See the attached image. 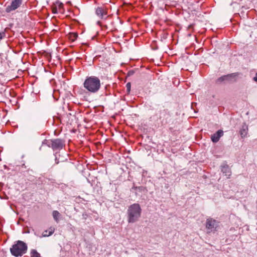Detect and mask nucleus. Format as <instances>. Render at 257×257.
<instances>
[{
  "instance_id": "1",
  "label": "nucleus",
  "mask_w": 257,
  "mask_h": 257,
  "mask_svg": "<svg viewBox=\"0 0 257 257\" xmlns=\"http://www.w3.org/2000/svg\"><path fill=\"white\" fill-rule=\"evenodd\" d=\"M83 87L90 93H97L101 87L100 80L95 76H87L83 82Z\"/></svg>"
},
{
  "instance_id": "8",
  "label": "nucleus",
  "mask_w": 257,
  "mask_h": 257,
  "mask_svg": "<svg viewBox=\"0 0 257 257\" xmlns=\"http://www.w3.org/2000/svg\"><path fill=\"white\" fill-rule=\"evenodd\" d=\"M223 131L221 130H219L211 136V140L213 143H216L219 141L220 138L223 136Z\"/></svg>"
},
{
  "instance_id": "5",
  "label": "nucleus",
  "mask_w": 257,
  "mask_h": 257,
  "mask_svg": "<svg viewBox=\"0 0 257 257\" xmlns=\"http://www.w3.org/2000/svg\"><path fill=\"white\" fill-rule=\"evenodd\" d=\"M207 233H215L218 230L219 227V222L211 218H207L205 223Z\"/></svg>"
},
{
  "instance_id": "10",
  "label": "nucleus",
  "mask_w": 257,
  "mask_h": 257,
  "mask_svg": "<svg viewBox=\"0 0 257 257\" xmlns=\"http://www.w3.org/2000/svg\"><path fill=\"white\" fill-rule=\"evenodd\" d=\"M221 171L226 176L227 178L231 175V171L229 166L226 164H224L221 166Z\"/></svg>"
},
{
  "instance_id": "3",
  "label": "nucleus",
  "mask_w": 257,
  "mask_h": 257,
  "mask_svg": "<svg viewBox=\"0 0 257 257\" xmlns=\"http://www.w3.org/2000/svg\"><path fill=\"white\" fill-rule=\"evenodd\" d=\"M28 246L23 241L18 240L15 242L14 244L10 248L11 254L16 257L22 256L27 252Z\"/></svg>"
},
{
  "instance_id": "16",
  "label": "nucleus",
  "mask_w": 257,
  "mask_h": 257,
  "mask_svg": "<svg viewBox=\"0 0 257 257\" xmlns=\"http://www.w3.org/2000/svg\"><path fill=\"white\" fill-rule=\"evenodd\" d=\"M135 188L140 191H144L146 190V188L143 186L136 187Z\"/></svg>"
},
{
  "instance_id": "9",
  "label": "nucleus",
  "mask_w": 257,
  "mask_h": 257,
  "mask_svg": "<svg viewBox=\"0 0 257 257\" xmlns=\"http://www.w3.org/2000/svg\"><path fill=\"white\" fill-rule=\"evenodd\" d=\"M239 133L242 138H245L248 133V125L245 123H243L240 128Z\"/></svg>"
},
{
  "instance_id": "12",
  "label": "nucleus",
  "mask_w": 257,
  "mask_h": 257,
  "mask_svg": "<svg viewBox=\"0 0 257 257\" xmlns=\"http://www.w3.org/2000/svg\"><path fill=\"white\" fill-rule=\"evenodd\" d=\"M95 13L101 19H102L104 15H107V12L103 7H97L96 9Z\"/></svg>"
},
{
  "instance_id": "2",
  "label": "nucleus",
  "mask_w": 257,
  "mask_h": 257,
  "mask_svg": "<svg viewBox=\"0 0 257 257\" xmlns=\"http://www.w3.org/2000/svg\"><path fill=\"white\" fill-rule=\"evenodd\" d=\"M142 209L140 204L134 203L130 205L127 210V221L133 223L138 221L141 217Z\"/></svg>"
},
{
  "instance_id": "7",
  "label": "nucleus",
  "mask_w": 257,
  "mask_h": 257,
  "mask_svg": "<svg viewBox=\"0 0 257 257\" xmlns=\"http://www.w3.org/2000/svg\"><path fill=\"white\" fill-rule=\"evenodd\" d=\"M23 0H12L10 6L6 9V12L8 13L17 9L22 4Z\"/></svg>"
},
{
  "instance_id": "21",
  "label": "nucleus",
  "mask_w": 257,
  "mask_h": 257,
  "mask_svg": "<svg viewBox=\"0 0 257 257\" xmlns=\"http://www.w3.org/2000/svg\"><path fill=\"white\" fill-rule=\"evenodd\" d=\"M133 74H134V71H130L128 72V76L132 75Z\"/></svg>"
},
{
  "instance_id": "17",
  "label": "nucleus",
  "mask_w": 257,
  "mask_h": 257,
  "mask_svg": "<svg viewBox=\"0 0 257 257\" xmlns=\"http://www.w3.org/2000/svg\"><path fill=\"white\" fill-rule=\"evenodd\" d=\"M126 87L127 92L128 93H129L131 91V84L130 82H128L126 83Z\"/></svg>"
},
{
  "instance_id": "18",
  "label": "nucleus",
  "mask_w": 257,
  "mask_h": 257,
  "mask_svg": "<svg viewBox=\"0 0 257 257\" xmlns=\"http://www.w3.org/2000/svg\"><path fill=\"white\" fill-rule=\"evenodd\" d=\"M6 36V33L5 31L0 32V41Z\"/></svg>"
},
{
  "instance_id": "13",
  "label": "nucleus",
  "mask_w": 257,
  "mask_h": 257,
  "mask_svg": "<svg viewBox=\"0 0 257 257\" xmlns=\"http://www.w3.org/2000/svg\"><path fill=\"white\" fill-rule=\"evenodd\" d=\"M54 231V229L53 228H50L49 230H45L42 234V236H40V237H47L51 235Z\"/></svg>"
},
{
  "instance_id": "6",
  "label": "nucleus",
  "mask_w": 257,
  "mask_h": 257,
  "mask_svg": "<svg viewBox=\"0 0 257 257\" xmlns=\"http://www.w3.org/2000/svg\"><path fill=\"white\" fill-rule=\"evenodd\" d=\"M239 75V73L235 72L227 75H223L219 77L216 81V83L220 84L226 82H232L235 81V78Z\"/></svg>"
},
{
  "instance_id": "22",
  "label": "nucleus",
  "mask_w": 257,
  "mask_h": 257,
  "mask_svg": "<svg viewBox=\"0 0 257 257\" xmlns=\"http://www.w3.org/2000/svg\"><path fill=\"white\" fill-rule=\"evenodd\" d=\"M2 12H3V10L1 9V8H0V14H2Z\"/></svg>"
},
{
  "instance_id": "4",
  "label": "nucleus",
  "mask_w": 257,
  "mask_h": 257,
  "mask_svg": "<svg viewBox=\"0 0 257 257\" xmlns=\"http://www.w3.org/2000/svg\"><path fill=\"white\" fill-rule=\"evenodd\" d=\"M43 144L47 145L49 148H51L54 151H56L63 149L65 146V141L60 139L49 140H45L43 142Z\"/></svg>"
},
{
  "instance_id": "23",
  "label": "nucleus",
  "mask_w": 257,
  "mask_h": 257,
  "mask_svg": "<svg viewBox=\"0 0 257 257\" xmlns=\"http://www.w3.org/2000/svg\"><path fill=\"white\" fill-rule=\"evenodd\" d=\"M74 39L76 38V37H77V35H74Z\"/></svg>"
},
{
  "instance_id": "14",
  "label": "nucleus",
  "mask_w": 257,
  "mask_h": 257,
  "mask_svg": "<svg viewBox=\"0 0 257 257\" xmlns=\"http://www.w3.org/2000/svg\"><path fill=\"white\" fill-rule=\"evenodd\" d=\"M53 217L54 219L57 222H58L59 221V217L61 216L60 213L56 210L53 211L52 213Z\"/></svg>"
},
{
  "instance_id": "11",
  "label": "nucleus",
  "mask_w": 257,
  "mask_h": 257,
  "mask_svg": "<svg viewBox=\"0 0 257 257\" xmlns=\"http://www.w3.org/2000/svg\"><path fill=\"white\" fill-rule=\"evenodd\" d=\"M169 117V113L167 110L163 109L160 111L159 118L162 119V122H167V120Z\"/></svg>"
},
{
  "instance_id": "20",
  "label": "nucleus",
  "mask_w": 257,
  "mask_h": 257,
  "mask_svg": "<svg viewBox=\"0 0 257 257\" xmlns=\"http://www.w3.org/2000/svg\"><path fill=\"white\" fill-rule=\"evenodd\" d=\"M253 80L255 81V82H257V72L255 74V76L253 78Z\"/></svg>"
},
{
  "instance_id": "15",
  "label": "nucleus",
  "mask_w": 257,
  "mask_h": 257,
  "mask_svg": "<svg viewBox=\"0 0 257 257\" xmlns=\"http://www.w3.org/2000/svg\"><path fill=\"white\" fill-rule=\"evenodd\" d=\"M31 257H41L40 254L35 249H32L30 252Z\"/></svg>"
},
{
  "instance_id": "19",
  "label": "nucleus",
  "mask_w": 257,
  "mask_h": 257,
  "mask_svg": "<svg viewBox=\"0 0 257 257\" xmlns=\"http://www.w3.org/2000/svg\"><path fill=\"white\" fill-rule=\"evenodd\" d=\"M57 152H56L55 154H54V155L55 156V163L56 164H58L59 163V161H58V158H57Z\"/></svg>"
}]
</instances>
